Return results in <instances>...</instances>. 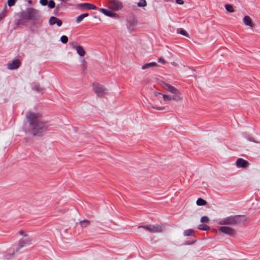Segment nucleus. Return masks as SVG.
I'll return each mask as SVG.
<instances>
[{"label": "nucleus", "instance_id": "11", "mask_svg": "<svg viewBox=\"0 0 260 260\" xmlns=\"http://www.w3.org/2000/svg\"><path fill=\"white\" fill-rule=\"evenodd\" d=\"M163 99L165 101H180L182 100V98L179 95H174L173 96H170L167 94H162Z\"/></svg>", "mask_w": 260, "mask_h": 260}, {"label": "nucleus", "instance_id": "25", "mask_svg": "<svg viewBox=\"0 0 260 260\" xmlns=\"http://www.w3.org/2000/svg\"><path fill=\"white\" fill-rule=\"evenodd\" d=\"M209 229L210 227L206 224H201L198 226V229L202 231H207Z\"/></svg>", "mask_w": 260, "mask_h": 260}, {"label": "nucleus", "instance_id": "6", "mask_svg": "<svg viewBox=\"0 0 260 260\" xmlns=\"http://www.w3.org/2000/svg\"><path fill=\"white\" fill-rule=\"evenodd\" d=\"M37 13V11L36 10L32 8H29L25 12L24 17L27 19L32 20L35 18Z\"/></svg>", "mask_w": 260, "mask_h": 260}, {"label": "nucleus", "instance_id": "35", "mask_svg": "<svg viewBox=\"0 0 260 260\" xmlns=\"http://www.w3.org/2000/svg\"><path fill=\"white\" fill-rule=\"evenodd\" d=\"M201 221L203 223L208 222L209 221V219L206 216H203L201 218Z\"/></svg>", "mask_w": 260, "mask_h": 260}, {"label": "nucleus", "instance_id": "31", "mask_svg": "<svg viewBox=\"0 0 260 260\" xmlns=\"http://www.w3.org/2000/svg\"><path fill=\"white\" fill-rule=\"evenodd\" d=\"M60 41L62 43H67L68 41V38L66 36H62L60 38Z\"/></svg>", "mask_w": 260, "mask_h": 260}, {"label": "nucleus", "instance_id": "3", "mask_svg": "<svg viewBox=\"0 0 260 260\" xmlns=\"http://www.w3.org/2000/svg\"><path fill=\"white\" fill-rule=\"evenodd\" d=\"M93 88L94 91L98 96H102L107 91V89L104 86L98 83L93 84Z\"/></svg>", "mask_w": 260, "mask_h": 260}, {"label": "nucleus", "instance_id": "16", "mask_svg": "<svg viewBox=\"0 0 260 260\" xmlns=\"http://www.w3.org/2000/svg\"><path fill=\"white\" fill-rule=\"evenodd\" d=\"M73 47L80 56H83L85 54V51L82 46L78 45L73 46Z\"/></svg>", "mask_w": 260, "mask_h": 260}, {"label": "nucleus", "instance_id": "36", "mask_svg": "<svg viewBox=\"0 0 260 260\" xmlns=\"http://www.w3.org/2000/svg\"><path fill=\"white\" fill-rule=\"evenodd\" d=\"M40 3L42 5L46 6L47 5L48 2L47 0H40Z\"/></svg>", "mask_w": 260, "mask_h": 260}, {"label": "nucleus", "instance_id": "27", "mask_svg": "<svg viewBox=\"0 0 260 260\" xmlns=\"http://www.w3.org/2000/svg\"><path fill=\"white\" fill-rule=\"evenodd\" d=\"M81 62L82 70L83 71H85L87 69V64L85 59L83 58V59H82Z\"/></svg>", "mask_w": 260, "mask_h": 260}, {"label": "nucleus", "instance_id": "15", "mask_svg": "<svg viewBox=\"0 0 260 260\" xmlns=\"http://www.w3.org/2000/svg\"><path fill=\"white\" fill-rule=\"evenodd\" d=\"M243 23H244L245 25L249 26L251 28L254 27V24L252 21L251 19L249 16H246L244 17Z\"/></svg>", "mask_w": 260, "mask_h": 260}, {"label": "nucleus", "instance_id": "26", "mask_svg": "<svg viewBox=\"0 0 260 260\" xmlns=\"http://www.w3.org/2000/svg\"><path fill=\"white\" fill-rule=\"evenodd\" d=\"M147 5V2L146 0H140L139 2L137 4V6L139 7H144Z\"/></svg>", "mask_w": 260, "mask_h": 260}, {"label": "nucleus", "instance_id": "22", "mask_svg": "<svg viewBox=\"0 0 260 260\" xmlns=\"http://www.w3.org/2000/svg\"><path fill=\"white\" fill-rule=\"evenodd\" d=\"M80 225L82 228L87 227L90 224V222L89 220H85V219L80 221Z\"/></svg>", "mask_w": 260, "mask_h": 260}, {"label": "nucleus", "instance_id": "18", "mask_svg": "<svg viewBox=\"0 0 260 260\" xmlns=\"http://www.w3.org/2000/svg\"><path fill=\"white\" fill-rule=\"evenodd\" d=\"M157 66V63L155 62H152L150 63H146L142 66V69L143 70H146L147 69L155 67Z\"/></svg>", "mask_w": 260, "mask_h": 260}, {"label": "nucleus", "instance_id": "4", "mask_svg": "<svg viewBox=\"0 0 260 260\" xmlns=\"http://www.w3.org/2000/svg\"><path fill=\"white\" fill-rule=\"evenodd\" d=\"M122 7V3L118 1L111 0L108 3V8L111 10L118 11Z\"/></svg>", "mask_w": 260, "mask_h": 260}, {"label": "nucleus", "instance_id": "39", "mask_svg": "<svg viewBox=\"0 0 260 260\" xmlns=\"http://www.w3.org/2000/svg\"><path fill=\"white\" fill-rule=\"evenodd\" d=\"M152 108H153V109H157V110H163L164 109V107H155V106H152Z\"/></svg>", "mask_w": 260, "mask_h": 260}, {"label": "nucleus", "instance_id": "38", "mask_svg": "<svg viewBox=\"0 0 260 260\" xmlns=\"http://www.w3.org/2000/svg\"><path fill=\"white\" fill-rule=\"evenodd\" d=\"M176 2L179 5H183L184 4V2L182 0H176Z\"/></svg>", "mask_w": 260, "mask_h": 260}, {"label": "nucleus", "instance_id": "43", "mask_svg": "<svg viewBox=\"0 0 260 260\" xmlns=\"http://www.w3.org/2000/svg\"><path fill=\"white\" fill-rule=\"evenodd\" d=\"M165 1L168 2V1H169V0H165Z\"/></svg>", "mask_w": 260, "mask_h": 260}, {"label": "nucleus", "instance_id": "37", "mask_svg": "<svg viewBox=\"0 0 260 260\" xmlns=\"http://www.w3.org/2000/svg\"><path fill=\"white\" fill-rule=\"evenodd\" d=\"M158 60L164 64L166 63V61L162 57H159Z\"/></svg>", "mask_w": 260, "mask_h": 260}, {"label": "nucleus", "instance_id": "5", "mask_svg": "<svg viewBox=\"0 0 260 260\" xmlns=\"http://www.w3.org/2000/svg\"><path fill=\"white\" fill-rule=\"evenodd\" d=\"M161 85L162 88L169 92L173 93L174 95H180L179 90L174 86L165 82H162Z\"/></svg>", "mask_w": 260, "mask_h": 260}, {"label": "nucleus", "instance_id": "23", "mask_svg": "<svg viewBox=\"0 0 260 260\" xmlns=\"http://www.w3.org/2000/svg\"><path fill=\"white\" fill-rule=\"evenodd\" d=\"M207 204V202L202 198H199L197 201V204L198 206H204Z\"/></svg>", "mask_w": 260, "mask_h": 260}, {"label": "nucleus", "instance_id": "1", "mask_svg": "<svg viewBox=\"0 0 260 260\" xmlns=\"http://www.w3.org/2000/svg\"><path fill=\"white\" fill-rule=\"evenodd\" d=\"M26 118L31 127V132L34 136L39 135L47 129L48 125L46 122L42 120L40 114L28 112L26 115Z\"/></svg>", "mask_w": 260, "mask_h": 260}, {"label": "nucleus", "instance_id": "30", "mask_svg": "<svg viewBox=\"0 0 260 260\" xmlns=\"http://www.w3.org/2000/svg\"><path fill=\"white\" fill-rule=\"evenodd\" d=\"M48 6L50 9H53L55 6V4L53 0H50L48 3Z\"/></svg>", "mask_w": 260, "mask_h": 260}, {"label": "nucleus", "instance_id": "10", "mask_svg": "<svg viewBox=\"0 0 260 260\" xmlns=\"http://www.w3.org/2000/svg\"><path fill=\"white\" fill-rule=\"evenodd\" d=\"M235 165L237 168L245 169L249 166V163L247 160L241 158H239L237 159Z\"/></svg>", "mask_w": 260, "mask_h": 260}, {"label": "nucleus", "instance_id": "33", "mask_svg": "<svg viewBox=\"0 0 260 260\" xmlns=\"http://www.w3.org/2000/svg\"><path fill=\"white\" fill-rule=\"evenodd\" d=\"M16 2V0H8V5L9 7L14 6Z\"/></svg>", "mask_w": 260, "mask_h": 260}, {"label": "nucleus", "instance_id": "32", "mask_svg": "<svg viewBox=\"0 0 260 260\" xmlns=\"http://www.w3.org/2000/svg\"><path fill=\"white\" fill-rule=\"evenodd\" d=\"M6 14V9H4L2 12L0 13V20L3 19L5 16Z\"/></svg>", "mask_w": 260, "mask_h": 260}, {"label": "nucleus", "instance_id": "20", "mask_svg": "<svg viewBox=\"0 0 260 260\" xmlns=\"http://www.w3.org/2000/svg\"><path fill=\"white\" fill-rule=\"evenodd\" d=\"M30 241L31 240L29 239L21 240L19 242V244L20 245V247H22L26 244H30Z\"/></svg>", "mask_w": 260, "mask_h": 260}, {"label": "nucleus", "instance_id": "9", "mask_svg": "<svg viewBox=\"0 0 260 260\" xmlns=\"http://www.w3.org/2000/svg\"><path fill=\"white\" fill-rule=\"evenodd\" d=\"M219 230L223 234L230 236H233L235 233V231L233 229L226 226H221Z\"/></svg>", "mask_w": 260, "mask_h": 260}, {"label": "nucleus", "instance_id": "12", "mask_svg": "<svg viewBox=\"0 0 260 260\" xmlns=\"http://www.w3.org/2000/svg\"><path fill=\"white\" fill-rule=\"evenodd\" d=\"M49 24L50 25H53L54 24H56L58 26H61L62 22L61 20L59 19L56 17L52 16L50 18L49 20Z\"/></svg>", "mask_w": 260, "mask_h": 260}, {"label": "nucleus", "instance_id": "34", "mask_svg": "<svg viewBox=\"0 0 260 260\" xmlns=\"http://www.w3.org/2000/svg\"><path fill=\"white\" fill-rule=\"evenodd\" d=\"M141 228H143V229H144L145 230H148L149 232L150 224L146 225H140V226H138V229H141Z\"/></svg>", "mask_w": 260, "mask_h": 260}, {"label": "nucleus", "instance_id": "2", "mask_svg": "<svg viewBox=\"0 0 260 260\" xmlns=\"http://www.w3.org/2000/svg\"><path fill=\"white\" fill-rule=\"evenodd\" d=\"M244 218L242 215L230 216L221 219L218 224L220 225H233L237 224Z\"/></svg>", "mask_w": 260, "mask_h": 260}, {"label": "nucleus", "instance_id": "24", "mask_svg": "<svg viewBox=\"0 0 260 260\" xmlns=\"http://www.w3.org/2000/svg\"><path fill=\"white\" fill-rule=\"evenodd\" d=\"M225 9L227 11L230 13L234 12V10L233 9V6L230 4H226L225 5Z\"/></svg>", "mask_w": 260, "mask_h": 260}, {"label": "nucleus", "instance_id": "7", "mask_svg": "<svg viewBox=\"0 0 260 260\" xmlns=\"http://www.w3.org/2000/svg\"><path fill=\"white\" fill-rule=\"evenodd\" d=\"M164 226L161 224H150L149 232L151 233H157L162 232Z\"/></svg>", "mask_w": 260, "mask_h": 260}, {"label": "nucleus", "instance_id": "42", "mask_svg": "<svg viewBox=\"0 0 260 260\" xmlns=\"http://www.w3.org/2000/svg\"><path fill=\"white\" fill-rule=\"evenodd\" d=\"M248 140H249L250 141H253V142H254V140L253 138H248Z\"/></svg>", "mask_w": 260, "mask_h": 260}, {"label": "nucleus", "instance_id": "17", "mask_svg": "<svg viewBox=\"0 0 260 260\" xmlns=\"http://www.w3.org/2000/svg\"><path fill=\"white\" fill-rule=\"evenodd\" d=\"M79 6L82 7L85 6L86 7L87 9L88 10H97L98 8L93 4L90 3H83L79 5Z\"/></svg>", "mask_w": 260, "mask_h": 260}, {"label": "nucleus", "instance_id": "14", "mask_svg": "<svg viewBox=\"0 0 260 260\" xmlns=\"http://www.w3.org/2000/svg\"><path fill=\"white\" fill-rule=\"evenodd\" d=\"M20 66V61L19 60L16 59L13 61L12 62L7 64L8 68L9 70H14L17 69Z\"/></svg>", "mask_w": 260, "mask_h": 260}, {"label": "nucleus", "instance_id": "40", "mask_svg": "<svg viewBox=\"0 0 260 260\" xmlns=\"http://www.w3.org/2000/svg\"><path fill=\"white\" fill-rule=\"evenodd\" d=\"M19 234H20L21 235H22V236H24V237L27 236V235H26V234H24V233L22 231H20L19 232Z\"/></svg>", "mask_w": 260, "mask_h": 260}, {"label": "nucleus", "instance_id": "28", "mask_svg": "<svg viewBox=\"0 0 260 260\" xmlns=\"http://www.w3.org/2000/svg\"><path fill=\"white\" fill-rule=\"evenodd\" d=\"M193 233V231L191 229H188L187 230H185L184 232V235L185 236H189L192 235V233Z\"/></svg>", "mask_w": 260, "mask_h": 260}, {"label": "nucleus", "instance_id": "21", "mask_svg": "<svg viewBox=\"0 0 260 260\" xmlns=\"http://www.w3.org/2000/svg\"><path fill=\"white\" fill-rule=\"evenodd\" d=\"M32 89L36 91L41 93H43L45 90L44 88L40 87L39 85H34Z\"/></svg>", "mask_w": 260, "mask_h": 260}, {"label": "nucleus", "instance_id": "19", "mask_svg": "<svg viewBox=\"0 0 260 260\" xmlns=\"http://www.w3.org/2000/svg\"><path fill=\"white\" fill-rule=\"evenodd\" d=\"M88 16V14L87 13H85L81 14L78 16L76 18V22L77 23H80L84 18L87 17Z\"/></svg>", "mask_w": 260, "mask_h": 260}, {"label": "nucleus", "instance_id": "41", "mask_svg": "<svg viewBox=\"0 0 260 260\" xmlns=\"http://www.w3.org/2000/svg\"><path fill=\"white\" fill-rule=\"evenodd\" d=\"M159 95H162L161 93L156 92L154 93L155 96H158Z\"/></svg>", "mask_w": 260, "mask_h": 260}, {"label": "nucleus", "instance_id": "8", "mask_svg": "<svg viewBox=\"0 0 260 260\" xmlns=\"http://www.w3.org/2000/svg\"><path fill=\"white\" fill-rule=\"evenodd\" d=\"M137 24V19L133 17L130 18L129 20L128 21L126 26L128 30L131 31H134L135 30V27Z\"/></svg>", "mask_w": 260, "mask_h": 260}, {"label": "nucleus", "instance_id": "13", "mask_svg": "<svg viewBox=\"0 0 260 260\" xmlns=\"http://www.w3.org/2000/svg\"><path fill=\"white\" fill-rule=\"evenodd\" d=\"M100 11L102 12L106 16L111 17H117V14L111 11V10H108L104 8H101Z\"/></svg>", "mask_w": 260, "mask_h": 260}, {"label": "nucleus", "instance_id": "29", "mask_svg": "<svg viewBox=\"0 0 260 260\" xmlns=\"http://www.w3.org/2000/svg\"><path fill=\"white\" fill-rule=\"evenodd\" d=\"M177 32L187 37H189L188 34L184 29H181L179 31L177 30Z\"/></svg>", "mask_w": 260, "mask_h": 260}]
</instances>
